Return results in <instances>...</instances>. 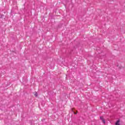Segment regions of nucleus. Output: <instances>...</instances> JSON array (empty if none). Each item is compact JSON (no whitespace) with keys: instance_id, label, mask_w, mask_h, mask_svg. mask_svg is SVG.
<instances>
[{"instance_id":"obj_1","label":"nucleus","mask_w":125,"mask_h":125,"mask_svg":"<svg viewBox=\"0 0 125 125\" xmlns=\"http://www.w3.org/2000/svg\"><path fill=\"white\" fill-rule=\"evenodd\" d=\"M100 119L102 120V122L104 123V124H105L106 122H105V120L104 119V118H103L102 117H100Z\"/></svg>"},{"instance_id":"obj_2","label":"nucleus","mask_w":125,"mask_h":125,"mask_svg":"<svg viewBox=\"0 0 125 125\" xmlns=\"http://www.w3.org/2000/svg\"><path fill=\"white\" fill-rule=\"evenodd\" d=\"M120 122H121L120 120H117L115 123V125H121V124H120Z\"/></svg>"},{"instance_id":"obj_3","label":"nucleus","mask_w":125,"mask_h":125,"mask_svg":"<svg viewBox=\"0 0 125 125\" xmlns=\"http://www.w3.org/2000/svg\"><path fill=\"white\" fill-rule=\"evenodd\" d=\"M34 95L35 96H38V94L37 93H36Z\"/></svg>"},{"instance_id":"obj_4","label":"nucleus","mask_w":125,"mask_h":125,"mask_svg":"<svg viewBox=\"0 0 125 125\" xmlns=\"http://www.w3.org/2000/svg\"><path fill=\"white\" fill-rule=\"evenodd\" d=\"M77 113L74 112V113L75 114V115H77Z\"/></svg>"}]
</instances>
